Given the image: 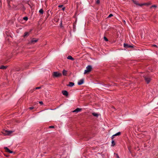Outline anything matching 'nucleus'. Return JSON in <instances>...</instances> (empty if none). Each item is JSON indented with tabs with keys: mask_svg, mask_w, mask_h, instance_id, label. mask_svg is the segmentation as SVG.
<instances>
[{
	"mask_svg": "<svg viewBox=\"0 0 158 158\" xmlns=\"http://www.w3.org/2000/svg\"><path fill=\"white\" fill-rule=\"evenodd\" d=\"M86 70H85L84 74L88 73L91 71L92 67L91 65H89L86 67Z\"/></svg>",
	"mask_w": 158,
	"mask_h": 158,
	"instance_id": "1",
	"label": "nucleus"
},
{
	"mask_svg": "<svg viewBox=\"0 0 158 158\" xmlns=\"http://www.w3.org/2000/svg\"><path fill=\"white\" fill-rule=\"evenodd\" d=\"M14 131H11L5 130L3 132V134L5 135H9L12 133Z\"/></svg>",
	"mask_w": 158,
	"mask_h": 158,
	"instance_id": "2",
	"label": "nucleus"
},
{
	"mask_svg": "<svg viewBox=\"0 0 158 158\" xmlns=\"http://www.w3.org/2000/svg\"><path fill=\"white\" fill-rule=\"evenodd\" d=\"M133 2L135 4L139 5V6H141L143 5H149V4H147V3H144V4H139L137 1H135V0H133Z\"/></svg>",
	"mask_w": 158,
	"mask_h": 158,
	"instance_id": "3",
	"label": "nucleus"
},
{
	"mask_svg": "<svg viewBox=\"0 0 158 158\" xmlns=\"http://www.w3.org/2000/svg\"><path fill=\"white\" fill-rule=\"evenodd\" d=\"M145 80L147 83H149L151 81V78L149 76H145L144 77Z\"/></svg>",
	"mask_w": 158,
	"mask_h": 158,
	"instance_id": "4",
	"label": "nucleus"
},
{
	"mask_svg": "<svg viewBox=\"0 0 158 158\" xmlns=\"http://www.w3.org/2000/svg\"><path fill=\"white\" fill-rule=\"evenodd\" d=\"M124 47H125L126 48H133V46L132 45H129L128 44H123Z\"/></svg>",
	"mask_w": 158,
	"mask_h": 158,
	"instance_id": "5",
	"label": "nucleus"
},
{
	"mask_svg": "<svg viewBox=\"0 0 158 158\" xmlns=\"http://www.w3.org/2000/svg\"><path fill=\"white\" fill-rule=\"evenodd\" d=\"M38 41V39H32L31 40V41H30L29 42V43L30 44H34L35 43L37 42Z\"/></svg>",
	"mask_w": 158,
	"mask_h": 158,
	"instance_id": "6",
	"label": "nucleus"
},
{
	"mask_svg": "<svg viewBox=\"0 0 158 158\" xmlns=\"http://www.w3.org/2000/svg\"><path fill=\"white\" fill-rule=\"evenodd\" d=\"M4 148L6 150V152H9L10 153H12L13 152V151L10 150L7 147H5Z\"/></svg>",
	"mask_w": 158,
	"mask_h": 158,
	"instance_id": "7",
	"label": "nucleus"
},
{
	"mask_svg": "<svg viewBox=\"0 0 158 158\" xmlns=\"http://www.w3.org/2000/svg\"><path fill=\"white\" fill-rule=\"evenodd\" d=\"M84 82V79H82L79 80L78 82V84L79 85H81L83 84Z\"/></svg>",
	"mask_w": 158,
	"mask_h": 158,
	"instance_id": "8",
	"label": "nucleus"
},
{
	"mask_svg": "<svg viewBox=\"0 0 158 158\" xmlns=\"http://www.w3.org/2000/svg\"><path fill=\"white\" fill-rule=\"evenodd\" d=\"M53 75L54 77H58L59 76V73L57 72H54L53 73Z\"/></svg>",
	"mask_w": 158,
	"mask_h": 158,
	"instance_id": "9",
	"label": "nucleus"
},
{
	"mask_svg": "<svg viewBox=\"0 0 158 158\" xmlns=\"http://www.w3.org/2000/svg\"><path fill=\"white\" fill-rule=\"evenodd\" d=\"M121 133L120 132H118L116 134L113 135V136H112V138H111V139H113L114 136H117V135H121Z\"/></svg>",
	"mask_w": 158,
	"mask_h": 158,
	"instance_id": "10",
	"label": "nucleus"
},
{
	"mask_svg": "<svg viewBox=\"0 0 158 158\" xmlns=\"http://www.w3.org/2000/svg\"><path fill=\"white\" fill-rule=\"evenodd\" d=\"M60 11L61 10L62 11H64L65 9V7H63V5H60Z\"/></svg>",
	"mask_w": 158,
	"mask_h": 158,
	"instance_id": "11",
	"label": "nucleus"
},
{
	"mask_svg": "<svg viewBox=\"0 0 158 158\" xmlns=\"http://www.w3.org/2000/svg\"><path fill=\"white\" fill-rule=\"evenodd\" d=\"M62 93L63 95L66 96H67L68 95V93L67 91L66 90H63Z\"/></svg>",
	"mask_w": 158,
	"mask_h": 158,
	"instance_id": "12",
	"label": "nucleus"
},
{
	"mask_svg": "<svg viewBox=\"0 0 158 158\" xmlns=\"http://www.w3.org/2000/svg\"><path fill=\"white\" fill-rule=\"evenodd\" d=\"M62 74L63 76H66L67 74V71L64 69L63 70L62 72Z\"/></svg>",
	"mask_w": 158,
	"mask_h": 158,
	"instance_id": "13",
	"label": "nucleus"
},
{
	"mask_svg": "<svg viewBox=\"0 0 158 158\" xmlns=\"http://www.w3.org/2000/svg\"><path fill=\"white\" fill-rule=\"evenodd\" d=\"M67 58L69 59V60H74V59L73 57L71 56H69Z\"/></svg>",
	"mask_w": 158,
	"mask_h": 158,
	"instance_id": "14",
	"label": "nucleus"
},
{
	"mask_svg": "<svg viewBox=\"0 0 158 158\" xmlns=\"http://www.w3.org/2000/svg\"><path fill=\"white\" fill-rule=\"evenodd\" d=\"M74 85V83L73 82H69V84L68 86H69L72 87Z\"/></svg>",
	"mask_w": 158,
	"mask_h": 158,
	"instance_id": "15",
	"label": "nucleus"
},
{
	"mask_svg": "<svg viewBox=\"0 0 158 158\" xmlns=\"http://www.w3.org/2000/svg\"><path fill=\"white\" fill-rule=\"evenodd\" d=\"M81 109H79V108H77L75 110H74L73 111V112H76L77 113V112L80 111L81 110Z\"/></svg>",
	"mask_w": 158,
	"mask_h": 158,
	"instance_id": "16",
	"label": "nucleus"
},
{
	"mask_svg": "<svg viewBox=\"0 0 158 158\" xmlns=\"http://www.w3.org/2000/svg\"><path fill=\"white\" fill-rule=\"evenodd\" d=\"M29 32H26L24 33V35H23V37H26L27 36L29 35Z\"/></svg>",
	"mask_w": 158,
	"mask_h": 158,
	"instance_id": "17",
	"label": "nucleus"
},
{
	"mask_svg": "<svg viewBox=\"0 0 158 158\" xmlns=\"http://www.w3.org/2000/svg\"><path fill=\"white\" fill-rule=\"evenodd\" d=\"M92 114L93 115L96 117H98L99 115L98 114L95 113H93Z\"/></svg>",
	"mask_w": 158,
	"mask_h": 158,
	"instance_id": "18",
	"label": "nucleus"
},
{
	"mask_svg": "<svg viewBox=\"0 0 158 158\" xmlns=\"http://www.w3.org/2000/svg\"><path fill=\"white\" fill-rule=\"evenodd\" d=\"M7 68L6 66H4L3 65H2L0 67V69H6Z\"/></svg>",
	"mask_w": 158,
	"mask_h": 158,
	"instance_id": "19",
	"label": "nucleus"
},
{
	"mask_svg": "<svg viewBox=\"0 0 158 158\" xmlns=\"http://www.w3.org/2000/svg\"><path fill=\"white\" fill-rule=\"evenodd\" d=\"M60 0V2H62V3H64V4H65V3H67V0Z\"/></svg>",
	"mask_w": 158,
	"mask_h": 158,
	"instance_id": "20",
	"label": "nucleus"
},
{
	"mask_svg": "<svg viewBox=\"0 0 158 158\" xmlns=\"http://www.w3.org/2000/svg\"><path fill=\"white\" fill-rule=\"evenodd\" d=\"M112 142H111V143H112V146H114L115 144V142L113 140V139H112Z\"/></svg>",
	"mask_w": 158,
	"mask_h": 158,
	"instance_id": "21",
	"label": "nucleus"
},
{
	"mask_svg": "<svg viewBox=\"0 0 158 158\" xmlns=\"http://www.w3.org/2000/svg\"><path fill=\"white\" fill-rule=\"evenodd\" d=\"M101 0H96V3L97 4H99Z\"/></svg>",
	"mask_w": 158,
	"mask_h": 158,
	"instance_id": "22",
	"label": "nucleus"
},
{
	"mask_svg": "<svg viewBox=\"0 0 158 158\" xmlns=\"http://www.w3.org/2000/svg\"><path fill=\"white\" fill-rule=\"evenodd\" d=\"M39 13L41 14H43L44 12V11L42 9H40L39 11Z\"/></svg>",
	"mask_w": 158,
	"mask_h": 158,
	"instance_id": "23",
	"label": "nucleus"
},
{
	"mask_svg": "<svg viewBox=\"0 0 158 158\" xmlns=\"http://www.w3.org/2000/svg\"><path fill=\"white\" fill-rule=\"evenodd\" d=\"M113 16V15L112 14H110L109 15V16L107 17V18H110L111 17Z\"/></svg>",
	"mask_w": 158,
	"mask_h": 158,
	"instance_id": "24",
	"label": "nucleus"
},
{
	"mask_svg": "<svg viewBox=\"0 0 158 158\" xmlns=\"http://www.w3.org/2000/svg\"><path fill=\"white\" fill-rule=\"evenodd\" d=\"M104 39L105 40V41H108V39L107 38H106V37L104 36Z\"/></svg>",
	"mask_w": 158,
	"mask_h": 158,
	"instance_id": "25",
	"label": "nucleus"
},
{
	"mask_svg": "<svg viewBox=\"0 0 158 158\" xmlns=\"http://www.w3.org/2000/svg\"><path fill=\"white\" fill-rule=\"evenodd\" d=\"M55 128L54 126H49V127H48V128Z\"/></svg>",
	"mask_w": 158,
	"mask_h": 158,
	"instance_id": "26",
	"label": "nucleus"
},
{
	"mask_svg": "<svg viewBox=\"0 0 158 158\" xmlns=\"http://www.w3.org/2000/svg\"><path fill=\"white\" fill-rule=\"evenodd\" d=\"M23 19L26 21H27L28 20V18L27 17H24L23 18Z\"/></svg>",
	"mask_w": 158,
	"mask_h": 158,
	"instance_id": "27",
	"label": "nucleus"
},
{
	"mask_svg": "<svg viewBox=\"0 0 158 158\" xmlns=\"http://www.w3.org/2000/svg\"><path fill=\"white\" fill-rule=\"evenodd\" d=\"M63 26L62 25V23H60V28H63Z\"/></svg>",
	"mask_w": 158,
	"mask_h": 158,
	"instance_id": "28",
	"label": "nucleus"
},
{
	"mask_svg": "<svg viewBox=\"0 0 158 158\" xmlns=\"http://www.w3.org/2000/svg\"><path fill=\"white\" fill-rule=\"evenodd\" d=\"M157 7L156 6V5H152L151 6V8L152 7Z\"/></svg>",
	"mask_w": 158,
	"mask_h": 158,
	"instance_id": "29",
	"label": "nucleus"
},
{
	"mask_svg": "<svg viewBox=\"0 0 158 158\" xmlns=\"http://www.w3.org/2000/svg\"><path fill=\"white\" fill-rule=\"evenodd\" d=\"M40 87H36L35 89H40Z\"/></svg>",
	"mask_w": 158,
	"mask_h": 158,
	"instance_id": "30",
	"label": "nucleus"
},
{
	"mask_svg": "<svg viewBox=\"0 0 158 158\" xmlns=\"http://www.w3.org/2000/svg\"><path fill=\"white\" fill-rule=\"evenodd\" d=\"M29 109H30V110H32L34 108V107H30L29 108Z\"/></svg>",
	"mask_w": 158,
	"mask_h": 158,
	"instance_id": "31",
	"label": "nucleus"
},
{
	"mask_svg": "<svg viewBox=\"0 0 158 158\" xmlns=\"http://www.w3.org/2000/svg\"><path fill=\"white\" fill-rule=\"evenodd\" d=\"M39 103L42 105L43 104V102L42 101L39 102Z\"/></svg>",
	"mask_w": 158,
	"mask_h": 158,
	"instance_id": "32",
	"label": "nucleus"
},
{
	"mask_svg": "<svg viewBox=\"0 0 158 158\" xmlns=\"http://www.w3.org/2000/svg\"><path fill=\"white\" fill-rule=\"evenodd\" d=\"M153 46L155 47H157V46H156V45H155V44L153 45Z\"/></svg>",
	"mask_w": 158,
	"mask_h": 158,
	"instance_id": "33",
	"label": "nucleus"
},
{
	"mask_svg": "<svg viewBox=\"0 0 158 158\" xmlns=\"http://www.w3.org/2000/svg\"><path fill=\"white\" fill-rule=\"evenodd\" d=\"M117 158H119L117 154Z\"/></svg>",
	"mask_w": 158,
	"mask_h": 158,
	"instance_id": "34",
	"label": "nucleus"
},
{
	"mask_svg": "<svg viewBox=\"0 0 158 158\" xmlns=\"http://www.w3.org/2000/svg\"><path fill=\"white\" fill-rule=\"evenodd\" d=\"M62 76V74L61 73H60V76Z\"/></svg>",
	"mask_w": 158,
	"mask_h": 158,
	"instance_id": "35",
	"label": "nucleus"
},
{
	"mask_svg": "<svg viewBox=\"0 0 158 158\" xmlns=\"http://www.w3.org/2000/svg\"><path fill=\"white\" fill-rule=\"evenodd\" d=\"M58 7H59V6H58Z\"/></svg>",
	"mask_w": 158,
	"mask_h": 158,
	"instance_id": "36",
	"label": "nucleus"
}]
</instances>
